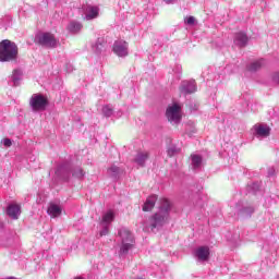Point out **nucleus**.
<instances>
[{
    "label": "nucleus",
    "mask_w": 279,
    "mask_h": 279,
    "mask_svg": "<svg viewBox=\"0 0 279 279\" xmlns=\"http://www.w3.org/2000/svg\"><path fill=\"white\" fill-rule=\"evenodd\" d=\"M159 213H156L153 217L148 218L144 222V230L146 232H154L156 228H162L166 223H169V214L171 213V202L167 198L159 199Z\"/></svg>",
    "instance_id": "f257e3e1"
},
{
    "label": "nucleus",
    "mask_w": 279,
    "mask_h": 279,
    "mask_svg": "<svg viewBox=\"0 0 279 279\" xmlns=\"http://www.w3.org/2000/svg\"><path fill=\"white\" fill-rule=\"evenodd\" d=\"M19 58V47L14 41L4 39L1 41V62H14Z\"/></svg>",
    "instance_id": "f03ea898"
},
{
    "label": "nucleus",
    "mask_w": 279,
    "mask_h": 279,
    "mask_svg": "<svg viewBox=\"0 0 279 279\" xmlns=\"http://www.w3.org/2000/svg\"><path fill=\"white\" fill-rule=\"evenodd\" d=\"M119 236L121 239L120 256H125L131 247H134V235L126 228H121Z\"/></svg>",
    "instance_id": "7ed1b4c3"
},
{
    "label": "nucleus",
    "mask_w": 279,
    "mask_h": 279,
    "mask_svg": "<svg viewBox=\"0 0 279 279\" xmlns=\"http://www.w3.org/2000/svg\"><path fill=\"white\" fill-rule=\"evenodd\" d=\"M166 117L168 121L172 123V125H178V123L182 121V107H180L178 104L168 106Z\"/></svg>",
    "instance_id": "20e7f679"
},
{
    "label": "nucleus",
    "mask_w": 279,
    "mask_h": 279,
    "mask_svg": "<svg viewBox=\"0 0 279 279\" xmlns=\"http://www.w3.org/2000/svg\"><path fill=\"white\" fill-rule=\"evenodd\" d=\"M35 43L43 47H58V39H56V36L51 33H38L35 36Z\"/></svg>",
    "instance_id": "39448f33"
},
{
    "label": "nucleus",
    "mask_w": 279,
    "mask_h": 279,
    "mask_svg": "<svg viewBox=\"0 0 279 279\" xmlns=\"http://www.w3.org/2000/svg\"><path fill=\"white\" fill-rule=\"evenodd\" d=\"M47 97L43 94H34L29 99V106L34 112H43L47 108Z\"/></svg>",
    "instance_id": "423d86ee"
},
{
    "label": "nucleus",
    "mask_w": 279,
    "mask_h": 279,
    "mask_svg": "<svg viewBox=\"0 0 279 279\" xmlns=\"http://www.w3.org/2000/svg\"><path fill=\"white\" fill-rule=\"evenodd\" d=\"M252 132L256 138H267L271 133V129L267 124L257 123L252 128Z\"/></svg>",
    "instance_id": "0eeeda50"
},
{
    "label": "nucleus",
    "mask_w": 279,
    "mask_h": 279,
    "mask_svg": "<svg viewBox=\"0 0 279 279\" xmlns=\"http://www.w3.org/2000/svg\"><path fill=\"white\" fill-rule=\"evenodd\" d=\"M194 258L197 263H206L210 258V247L208 246H198L194 251Z\"/></svg>",
    "instance_id": "6e6552de"
},
{
    "label": "nucleus",
    "mask_w": 279,
    "mask_h": 279,
    "mask_svg": "<svg viewBox=\"0 0 279 279\" xmlns=\"http://www.w3.org/2000/svg\"><path fill=\"white\" fill-rule=\"evenodd\" d=\"M84 20L93 21L99 16V7L87 5L83 9Z\"/></svg>",
    "instance_id": "1a4fd4ad"
},
{
    "label": "nucleus",
    "mask_w": 279,
    "mask_h": 279,
    "mask_svg": "<svg viewBox=\"0 0 279 279\" xmlns=\"http://www.w3.org/2000/svg\"><path fill=\"white\" fill-rule=\"evenodd\" d=\"M113 53L119 58H125L128 56V44L123 40H118L113 44Z\"/></svg>",
    "instance_id": "9d476101"
},
{
    "label": "nucleus",
    "mask_w": 279,
    "mask_h": 279,
    "mask_svg": "<svg viewBox=\"0 0 279 279\" xmlns=\"http://www.w3.org/2000/svg\"><path fill=\"white\" fill-rule=\"evenodd\" d=\"M21 205L16 204V203H11L8 207H7V215L8 217H10V219L16 220L19 219V217H21Z\"/></svg>",
    "instance_id": "9b49d317"
},
{
    "label": "nucleus",
    "mask_w": 279,
    "mask_h": 279,
    "mask_svg": "<svg viewBox=\"0 0 279 279\" xmlns=\"http://www.w3.org/2000/svg\"><path fill=\"white\" fill-rule=\"evenodd\" d=\"M47 214L52 218L60 217L62 215V207L56 203H50L48 205Z\"/></svg>",
    "instance_id": "f8f14e48"
},
{
    "label": "nucleus",
    "mask_w": 279,
    "mask_h": 279,
    "mask_svg": "<svg viewBox=\"0 0 279 279\" xmlns=\"http://www.w3.org/2000/svg\"><path fill=\"white\" fill-rule=\"evenodd\" d=\"M116 214L112 209L107 210L102 214L100 226H109L114 221Z\"/></svg>",
    "instance_id": "ddd939ff"
},
{
    "label": "nucleus",
    "mask_w": 279,
    "mask_h": 279,
    "mask_svg": "<svg viewBox=\"0 0 279 279\" xmlns=\"http://www.w3.org/2000/svg\"><path fill=\"white\" fill-rule=\"evenodd\" d=\"M156 202H158V196L151 195L144 203L143 210L144 213H149L156 206Z\"/></svg>",
    "instance_id": "4468645a"
},
{
    "label": "nucleus",
    "mask_w": 279,
    "mask_h": 279,
    "mask_svg": "<svg viewBox=\"0 0 279 279\" xmlns=\"http://www.w3.org/2000/svg\"><path fill=\"white\" fill-rule=\"evenodd\" d=\"M234 45H238V47H245V45H247V35H245V33H236Z\"/></svg>",
    "instance_id": "2eb2a0df"
},
{
    "label": "nucleus",
    "mask_w": 279,
    "mask_h": 279,
    "mask_svg": "<svg viewBox=\"0 0 279 279\" xmlns=\"http://www.w3.org/2000/svg\"><path fill=\"white\" fill-rule=\"evenodd\" d=\"M183 93H195L197 90V85L195 81H185L182 83Z\"/></svg>",
    "instance_id": "dca6fc26"
},
{
    "label": "nucleus",
    "mask_w": 279,
    "mask_h": 279,
    "mask_svg": "<svg viewBox=\"0 0 279 279\" xmlns=\"http://www.w3.org/2000/svg\"><path fill=\"white\" fill-rule=\"evenodd\" d=\"M147 158H149V153L140 151V153H137V155L135 157V162H136V165H138V167H144Z\"/></svg>",
    "instance_id": "f3484780"
},
{
    "label": "nucleus",
    "mask_w": 279,
    "mask_h": 279,
    "mask_svg": "<svg viewBox=\"0 0 279 279\" xmlns=\"http://www.w3.org/2000/svg\"><path fill=\"white\" fill-rule=\"evenodd\" d=\"M66 29L70 34H78V32H82V23L72 21L68 24Z\"/></svg>",
    "instance_id": "a211bd4d"
},
{
    "label": "nucleus",
    "mask_w": 279,
    "mask_h": 279,
    "mask_svg": "<svg viewBox=\"0 0 279 279\" xmlns=\"http://www.w3.org/2000/svg\"><path fill=\"white\" fill-rule=\"evenodd\" d=\"M192 167L194 169H199L202 167V156L199 155H192Z\"/></svg>",
    "instance_id": "6ab92c4d"
},
{
    "label": "nucleus",
    "mask_w": 279,
    "mask_h": 279,
    "mask_svg": "<svg viewBox=\"0 0 279 279\" xmlns=\"http://www.w3.org/2000/svg\"><path fill=\"white\" fill-rule=\"evenodd\" d=\"M23 75V72L21 70H14L12 74V81L14 86H19V82H21V76Z\"/></svg>",
    "instance_id": "aec40b11"
},
{
    "label": "nucleus",
    "mask_w": 279,
    "mask_h": 279,
    "mask_svg": "<svg viewBox=\"0 0 279 279\" xmlns=\"http://www.w3.org/2000/svg\"><path fill=\"white\" fill-rule=\"evenodd\" d=\"M121 169H119V167L117 166H111L108 169V175H110L111 178H117L120 173Z\"/></svg>",
    "instance_id": "412c9836"
},
{
    "label": "nucleus",
    "mask_w": 279,
    "mask_h": 279,
    "mask_svg": "<svg viewBox=\"0 0 279 279\" xmlns=\"http://www.w3.org/2000/svg\"><path fill=\"white\" fill-rule=\"evenodd\" d=\"M73 178H77V180H82L86 173L82 168H75L72 173Z\"/></svg>",
    "instance_id": "4be33fe9"
},
{
    "label": "nucleus",
    "mask_w": 279,
    "mask_h": 279,
    "mask_svg": "<svg viewBox=\"0 0 279 279\" xmlns=\"http://www.w3.org/2000/svg\"><path fill=\"white\" fill-rule=\"evenodd\" d=\"M260 66H263V60L255 61L250 64L248 71H258V69H260Z\"/></svg>",
    "instance_id": "5701e85b"
},
{
    "label": "nucleus",
    "mask_w": 279,
    "mask_h": 279,
    "mask_svg": "<svg viewBox=\"0 0 279 279\" xmlns=\"http://www.w3.org/2000/svg\"><path fill=\"white\" fill-rule=\"evenodd\" d=\"M2 25L5 29H8V27H10V25H12V16L10 15H4L2 17Z\"/></svg>",
    "instance_id": "b1692460"
},
{
    "label": "nucleus",
    "mask_w": 279,
    "mask_h": 279,
    "mask_svg": "<svg viewBox=\"0 0 279 279\" xmlns=\"http://www.w3.org/2000/svg\"><path fill=\"white\" fill-rule=\"evenodd\" d=\"M112 112H113L112 106H105L102 108V114H105V117H112Z\"/></svg>",
    "instance_id": "393cba45"
},
{
    "label": "nucleus",
    "mask_w": 279,
    "mask_h": 279,
    "mask_svg": "<svg viewBox=\"0 0 279 279\" xmlns=\"http://www.w3.org/2000/svg\"><path fill=\"white\" fill-rule=\"evenodd\" d=\"M93 51H95V53H101V51H104V44H95L93 46Z\"/></svg>",
    "instance_id": "a878e982"
},
{
    "label": "nucleus",
    "mask_w": 279,
    "mask_h": 279,
    "mask_svg": "<svg viewBox=\"0 0 279 279\" xmlns=\"http://www.w3.org/2000/svg\"><path fill=\"white\" fill-rule=\"evenodd\" d=\"M185 25H195V17L194 16H187L184 19Z\"/></svg>",
    "instance_id": "bb28decb"
},
{
    "label": "nucleus",
    "mask_w": 279,
    "mask_h": 279,
    "mask_svg": "<svg viewBox=\"0 0 279 279\" xmlns=\"http://www.w3.org/2000/svg\"><path fill=\"white\" fill-rule=\"evenodd\" d=\"M102 230L99 232L100 236H106V234H108L109 229H108V225H101Z\"/></svg>",
    "instance_id": "cd10ccee"
},
{
    "label": "nucleus",
    "mask_w": 279,
    "mask_h": 279,
    "mask_svg": "<svg viewBox=\"0 0 279 279\" xmlns=\"http://www.w3.org/2000/svg\"><path fill=\"white\" fill-rule=\"evenodd\" d=\"M177 153H178V148H175V146H170L168 148V156H173Z\"/></svg>",
    "instance_id": "c85d7f7f"
},
{
    "label": "nucleus",
    "mask_w": 279,
    "mask_h": 279,
    "mask_svg": "<svg viewBox=\"0 0 279 279\" xmlns=\"http://www.w3.org/2000/svg\"><path fill=\"white\" fill-rule=\"evenodd\" d=\"M2 143H3L4 147H12V140H10V138H4L2 141Z\"/></svg>",
    "instance_id": "c756f323"
},
{
    "label": "nucleus",
    "mask_w": 279,
    "mask_h": 279,
    "mask_svg": "<svg viewBox=\"0 0 279 279\" xmlns=\"http://www.w3.org/2000/svg\"><path fill=\"white\" fill-rule=\"evenodd\" d=\"M244 213H245V215H252V213H254V207L244 208Z\"/></svg>",
    "instance_id": "7c9ffc66"
},
{
    "label": "nucleus",
    "mask_w": 279,
    "mask_h": 279,
    "mask_svg": "<svg viewBox=\"0 0 279 279\" xmlns=\"http://www.w3.org/2000/svg\"><path fill=\"white\" fill-rule=\"evenodd\" d=\"M272 81L275 82V84H279V72L272 75Z\"/></svg>",
    "instance_id": "2f4dec72"
},
{
    "label": "nucleus",
    "mask_w": 279,
    "mask_h": 279,
    "mask_svg": "<svg viewBox=\"0 0 279 279\" xmlns=\"http://www.w3.org/2000/svg\"><path fill=\"white\" fill-rule=\"evenodd\" d=\"M167 5H171V3H175L178 0H163Z\"/></svg>",
    "instance_id": "473e14b6"
}]
</instances>
